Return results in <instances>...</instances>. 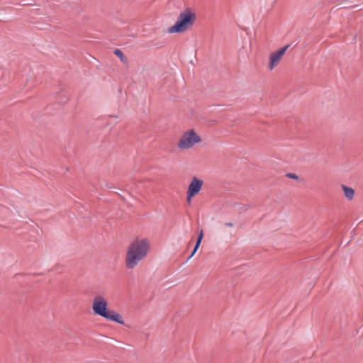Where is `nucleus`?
Instances as JSON below:
<instances>
[{"label":"nucleus","mask_w":363,"mask_h":363,"mask_svg":"<svg viewBox=\"0 0 363 363\" xmlns=\"http://www.w3.org/2000/svg\"><path fill=\"white\" fill-rule=\"evenodd\" d=\"M151 243L147 238H137L128 246L125 255V264L128 269H134L148 255Z\"/></svg>","instance_id":"nucleus-1"},{"label":"nucleus","mask_w":363,"mask_h":363,"mask_svg":"<svg viewBox=\"0 0 363 363\" xmlns=\"http://www.w3.org/2000/svg\"><path fill=\"white\" fill-rule=\"evenodd\" d=\"M91 308L94 313L96 315L120 325L125 324L123 315L115 311L109 310L107 299L101 295H96L94 297Z\"/></svg>","instance_id":"nucleus-2"},{"label":"nucleus","mask_w":363,"mask_h":363,"mask_svg":"<svg viewBox=\"0 0 363 363\" xmlns=\"http://www.w3.org/2000/svg\"><path fill=\"white\" fill-rule=\"evenodd\" d=\"M197 20L196 11L194 9L187 7L182 10L178 15L174 24L168 28V33H182L190 30Z\"/></svg>","instance_id":"nucleus-3"},{"label":"nucleus","mask_w":363,"mask_h":363,"mask_svg":"<svg viewBox=\"0 0 363 363\" xmlns=\"http://www.w3.org/2000/svg\"><path fill=\"white\" fill-rule=\"evenodd\" d=\"M203 142L201 135L194 128H189L182 133L177 147L181 150H191Z\"/></svg>","instance_id":"nucleus-4"},{"label":"nucleus","mask_w":363,"mask_h":363,"mask_svg":"<svg viewBox=\"0 0 363 363\" xmlns=\"http://www.w3.org/2000/svg\"><path fill=\"white\" fill-rule=\"evenodd\" d=\"M203 181L201 179L194 177L188 186L186 191V200L188 203L191 201L193 197L197 195L202 189Z\"/></svg>","instance_id":"nucleus-5"},{"label":"nucleus","mask_w":363,"mask_h":363,"mask_svg":"<svg viewBox=\"0 0 363 363\" xmlns=\"http://www.w3.org/2000/svg\"><path fill=\"white\" fill-rule=\"evenodd\" d=\"M288 48L289 45H286L269 55L268 68L270 71L274 70L279 65Z\"/></svg>","instance_id":"nucleus-6"},{"label":"nucleus","mask_w":363,"mask_h":363,"mask_svg":"<svg viewBox=\"0 0 363 363\" xmlns=\"http://www.w3.org/2000/svg\"><path fill=\"white\" fill-rule=\"evenodd\" d=\"M342 189L343 190L345 196L348 200L353 199V198L354 196V190L352 188L348 187L345 185H342Z\"/></svg>","instance_id":"nucleus-7"},{"label":"nucleus","mask_w":363,"mask_h":363,"mask_svg":"<svg viewBox=\"0 0 363 363\" xmlns=\"http://www.w3.org/2000/svg\"><path fill=\"white\" fill-rule=\"evenodd\" d=\"M114 53L116 56H118L121 60L122 62H125L126 61V57L124 56V55L123 54V52H121V50H118V49H116L114 51Z\"/></svg>","instance_id":"nucleus-8"},{"label":"nucleus","mask_w":363,"mask_h":363,"mask_svg":"<svg viewBox=\"0 0 363 363\" xmlns=\"http://www.w3.org/2000/svg\"><path fill=\"white\" fill-rule=\"evenodd\" d=\"M200 245H201V243H199V242H196V245H195V247H194V250H193V251H192V252H191V255L189 257L188 259H191V258L194 255V254H195V253L196 252V251L198 250V249H199V247Z\"/></svg>","instance_id":"nucleus-9"},{"label":"nucleus","mask_w":363,"mask_h":363,"mask_svg":"<svg viewBox=\"0 0 363 363\" xmlns=\"http://www.w3.org/2000/svg\"><path fill=\"white\" fill-rule=\"evenodd\" d=\"M203 238V231L201 229L200 230V232H199V236H198L196 242L201 243V241H202Z\"/></svg>","instance_id":"nucleus-10"},{"label":"nucleus","mask_w":363,"mask_h":363,"mask_svg":"<svg viewBox=\"0 0 363 363\" xmlns=\"http://www.w3.org/2000/svg\"><path fill=\"white\" fill-rule=\"evenodd\" d=\"M289 178L294 179H298V176L295 174L289 173L286 175Z\"/></svg>","instance_id":"nucleus-11"},{"label":"nucleus","mask_w":363,"mask_h":363,"mask_svg":"<svg viewBox=\"0 0 363 363\" xmlns=\"http://www.w3.org/2000/svg\"><path fill=\"white\" fill-rule=\"evenodd\" d=\"M225 225L228 227H233V224L232 223H225Z\"/></svg>","instance_id":"nucleus-12"}]
</instances>
